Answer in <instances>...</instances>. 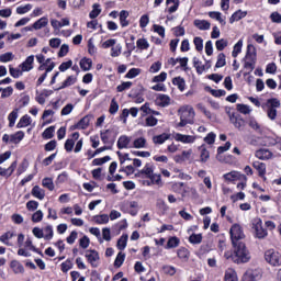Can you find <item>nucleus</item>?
I'll list each match as a JSON object with an SVG mask.
<instances>
[{
	"instance_id": "c9c22d12",
	"label": "nucleus",
	"mask_w": 281,
	"mask_h": 281,
	"mask_svg": "<svg viewBox=\"0 0 281 281\" xmlns=\"http://www.w3.org/2000/svg\"><path fill=\"white\" fill-rule=\"evenodd\" d=\"M128 11L126 10H122L120 12V23L122 25V27H128Z\"/></svg>"
},
{
	"instance_id": "72a5a7b5",
	"label": "nucleus",
	"mask_w": 281,
	"mask_h": 281,
	"mask_svg": "<svg viewBox=\"0 0 281 281\" xmlns=\"http://www.w3.org/2000/svg\"><path fill=\"white\" fill-rule=\"evenodd\" d=\"M126 243H128V235H122L116 244L117 249L124 251L126 249Z\"/></svg>"
},
{
	"instance_id": "bb28decb",
	"label": "nucleus",
	"mask_w": 281,
	"mask_h": 281,
	"mask_svg": "<svg viewBox=\"0 0 281 281\" xmlns=\"http://www.w3.org/2000/svg\"><path fill=\"white\" fill-rule=\"evenodd\" d=\"M247 16V11L238 10L229 19V23H235V21H240V19H245Z\"/></svg>"
},
{
	"instance_id": "1a4fd4ad",
	"label": "nucleus",
	"mask_w": 281,
	"mask_h": 281,
	"mask_svg": "<svg viewBox=\"0 0 281 281\" xmlns=\"http://www.w3.org/2000/svg\"><path fill=\"white\" fill-rule=\"evenodd\" d=\"M252 167L256 171H258L259 177H261L263 181H267V177H265V175H267V165L265 162L256 160L252 162Z\"/></svg>"
},
{
	"instance_id": "2eb2a0df",
	"label": "nucleus",
	"mask_w": 281,
	"mask_h": 281,
	"mask_svg": "<svg viewBox=\"0 0 281 281\" xmlns=\"http://www.w3.org/2000/svg\"><path fill=\"white\" fill-rule=\"evenodd\" d=\"M86 258L93 267H98V260H100V255L95 250H87Z\"/></svg>"
},
{
	"instance_id": "e2e57ef3",
	"label": "nucleus",
	"mask_w": 281,
	"mask_h": 281,
	"mask_svg": "<svg viewBox=\"0 0 281 281\" xmlns=\"http://www.w3.org/2000/svg\"><path fill=\"white\" fill-rule=\"evenodd\" d=\"M134 148H146V138L139 137L134 140Z\"/></svg>"
},
{
	"instance_id": "ea45409f",
	"label": "nucleus",
	"mask_w": 281,
	"mask_h": 281,
	"mask_svg": "<svg viewBox=\"0 0 281 281\" xmlns=\"http://www.w3.org/2000/svg\"><path fill=\"white\" fill-rule=\"evenodd\" d=\"M194 25L198 30H210V22L205 20H195Z\"/></svg>"
},
{
	"instance_id": "f257e3e1",
	"label": "nucleus",
	"mask_w": 281,
	"mask_h": 281,
	"mask_svg": "<svg viewBox=\"0 0 281 281\" xmlns=\"http://www.w3.org/2000/svg\"><path fill=\"white\" fill-rule=\"evenodd\" d=\"M234 251H227L224 254L226 260H233L236 265H245V262H249L251 260V254L247 249L245 244H236L233 245Z\"/></svg>"
},
{
	"instance_id": "39448f33",
	"label": "nucleus",
	"mask_w": 281,
	"mask_h": 281,
	"mask_svg": "<svg viewBox=\"0 0 281 281\" xmlns=\"http://www.w3.org/2000/svg\"><path fill=\"white\" fill-rule=\"evenodd\" d=\"M252 234L255 238H258L259 240H265L267 236H269V233L265 227L262 226V220L259 217H256L252 220Z\"/></svg>"
},
{
	"instance_id": "aec40b11",
	"label": "nucleus",
	"mask_w": 281,
	"mask_h": 281,
	"mask_svg": "<svg viewBox=\"0 0 281 281\" xmlns=\"http://www.w3.org/2000/svg\"><path fill=\"white\" fill-rule=\"evenodd\" d=\"M15 169L16 161L12 162L8 169L0 167V177H12V172H14Z\"/></svg>"
},
{
	"instance_id": "603ef678",
	"label": "nucleus",
	"mask_w": 281,
	"mask_h": 281,
	"mask_svg": "<svg viewBox=\"0 0 281 281\" xmlns=\"http://www.w3.org/2000/svg\"><path fill=\"white\" fill-rule=\"evenodd\" d=\"M94 221L99 225H105V223H109V216L106 214L97 215L94 216Z\"/></svg>"
},
{
	"instance_id": "774afa93",
	"label": "nucleus",
	"mask_w": 281,
	"mask_h": 281,
	"mask_svg": "<svg viewBox=\"0 0 281 281\" xmlns=\"http://www.w3.org/2000/svg\"><path fill=\"white\" fill-rule=\"evenodd\" d=\"M193 43L195 45L196 52H203V38L194 37Z\"/></svg>"
},
{
	"instance_id": "a878e982",
	"label": "nucleus",
	"mask_w": 281,
	"mask_h": 281,
	"mask_svg": "<svg viewBox=\"0 0 281 281\" xmlns=\"http://www.w3.org/2000/svg\"><path fill=\"white\" fill-rule=\"evenodd\" d=\"M42 232L45 240H52V238H54V228L52 227V225L45 226L44 228H42Z\"/></svg>"
},
{
	"instance_id": "393cba45",
	"label": "nucleus",
	"mask_w": 281,
	"mask_h": 281,
	"mask_svg": "<svg viewBox=\"0 0 281 281\" xmlns=\"http://www.w3.org/2000/svg\"><path fill=\"white\" fill-rule=\"evenodd\" d=\"M10 267L14 273H24L25 272V268L23 267V265H21V262L16 261V260H12L10 263Z\"/></svg>"
},
{
	"instance_id": "6e6d98bb",
	"label": "nucleus",
	"mask_w": 281,
	"mask_h": 281,
	"mask_svg": "<svg viewBox=\"0 0 281 281\" xmlns=\"http://www.w3.org/2000/svg\"><path fill=\"white\" fill-rule=\"evenodd\" d=\"M16 117H19V111L14 110L9 114V126L12 128L16 122Z\"/></svg>"
},
{
	"instance_id": "f704fd0d",
	"label": "nucleus",
	"mask_w": 281,
	"mask_h": 281,
	"mask_svg": "<svg viewBox=\"0 0 281 281\" xmlns=\"http://www.w3.org/2000/svg\"><path fill=\"white\" fill-rule=\"evenodd\" d=\"M25 137V133L22 131L16 132L15 134L10 136L11 144H19Z\"/></svg>"
},
{
	"instance_id": "2f4dec72",
	"label": "nucleus",
	"mask_w": 281,
	"mask_h": 281,
	"mask_svg": "<svg viewBox=\"0 0 281 281\" xmlns=\"http://www.w3.org/2000/svg\"><path fill=\"white\" fill-rule=\"evenodd\" d=\"M172 83L178 87V89L180 91H184L186 90V79L181 78V77H175L172 79Z\"/></svg>"
},
{
	"instance_id": "864d4df0",
	"label": "nucleus",
	"mask_w": 281,
	"mask_h": 281,
	"mask_svg": "<svg viewBox=\"0 0 281 281\" xmlns=\"http://www.w3.org/2000/svg\"><path fill=\"white\" fill-rule=\"evenodd\" d=\"M122 54V45L117 44L116 46H112L111 56L112 58H117Z\"/></svg>"
},
{
	"instance_id": "b1692460",
	"label": "nucleus",
	"mask_w": 281,
	"mask_h": 281,
	"mask_svg": "<svg viewBox=\"0 0 281 281\" xmlns=\"http://www.w3.org/2000/svg\"><path fill=\"white\" fill-rule=\"evenodd\" d=\"M78 79L74 76H69L67 77V79L61 83V86L57 89H55V91H60V89H67V87H71V85H76V81Z\"/></svg>"
},
{
	"instance_id": "bf43d9fd",
	"label": "nucleus",
	"mask_w": 281,
	"mask_h": 281,
	"mask_svg": "<svg viewBox=\"0 0 281 281\" xmlns=\"http://www.w3.org/2000/svg\"><path fill=\"white\" fill-rule=\"evenodd\" d=\"M109 111L111 115H115V113L120 111V104H117V101L115 99H112Z\"/></svg>"
},
{
	"instance_id": "69168bd1",
	"label": "nucleus",
	"mask_w": 281,
	"mask_h": 281,
	"mask_svg": "<svg viewBox=\"0 0 281 281\" xmlns=\"http://www.w3.org/2000/svg\"><path fill=\"white\" fill-rule=\"evenodd\" d=\"M43 221V211L38 210L32 215L33 223H41Z\"/></svg>"
},
{
	"instance_id": "c756f323",
	"label": "nucleus",
	"mask_w": 281,
	"mask_h": 281,
	"mask_svg": "<svg viewBox=\"0 0 281 281\" xmlns=\"http://www.w3.org/2000/svg\"><path fill=\"white\" fill-rule=\"evenodd\" d=\"M32 194L35 196V199H40V201H43L45 199V190L41 189V187L35 186L32 189Z\"/></svg>"
},
{
	"instance_id": "7c9ffc66",
	"label": "nucleus",
	"mask_w": 281,
	"mask_h": 281,
	"mask_svg": "<svg viewBox=\"0 0 281 281\" xmlns=\"http://www.w3.org/2000/svg\"><path fill=\"white\" fill-rule=\"evenodd\" d=\"M178 258L182 260V262H188L190 260V251L187 248L178 249Z\"/></svg>"
},
{
	"instance_id": "0eeeda50",
	"label": "nucleus",
	"mask_w": 281,
	"mask_h": 281,
	"mask_svg": "<svg viewBox=\"0 0 281 281\" xmlns=\"http://www.w3.org/2000/svg\"><path fill=\"white\" fill-rule=\"evenodd\" d=\"M265 260L270 267H281V254L276 249L266 250Z\"/></svg>"
},
{
	"instance_id": "de8ad7c7",
	"label": "nucleus",
	"mask_w": 281,
	"mask_h": 281,
	"mask_svg": "<svg viewBox=\"0 0 281 281\" xmlns=\"http://www.w3.org/2000/svg\"><path fill=\"white\" fill-rule=\"evenodd\" d=\"M209 16L211 19H215V21H218V23H221V25H225V21L223 20V18L221 16V12H216V11H211L209 12Z\"/></svg>"
},
{
	"instance_id": "473e14b6",
	"label": "nucleus",
	"mask_w": 281,
	"mask_h": 281,
	"mask_svg": "<svg viewBox=\"0 0 281 281\" xmlns=\"http://www.w3.org/2000/svg\"><path fill=\"white\" fill-rule=\"evenodd\" d=\"M30 124H32V119L30 117V115H24L19 121L16 127L18 128H25V126H30Z\"/></svg>"
},
{
	"instance_id": "a211bd4d",
	"label": "nucleus",
	"mask_w": 281,
	"mask_h": 281,
	"mask_svg": "<svg viewBox=\"0 0 281 281\" xmlns=\"http://www.w3.org/2000/svg\"><path fill=\"white\" fill-rule=\"evenodd\" d=\"M34 55L29 56L25 61L21 64L22 71H32L34 69Z\"/></svg>"
},
{
	"instance_id": "37998d69",
	"label": "nucleus",
	"mask_w": 281,
	"mask_h": 281,
	"mask_svg": "<svg viewBox=\"0 0 281 281\" xmlns=\"http://www.w3.org/2000/svg\"><path fill=\"white\" fill-rule=\"evenodd\" d=\"M136 46L138 47V49H148L150 47V44H148L147 38H138L136 41Z\"/></svg>"
},
{
	"instance_id": "58836bf2",
	"label": "nucleus",
	"mask_w": 281,
	"mask_h": 281,
	"mask_svg": "<svg viewBox=\"0 0 281 281\" xmlns=\"http://www.w3.org/2000/svg\"><path fill=\"white\" fill-rule=\"evenodd\" d=\"M102 12V9H100V4L94 3L92 5V11L89 13L90 19H98L100 16V13Z\"/></svg>"
},
{
	"instance_id": "9d476101",
	"label": "nucleus",
	"mask_w": 281,
	"mask_h": 281,
	"mask_svg": "<svg viewBox=\"0 0 281 281\" xmlns=\"http://www.w3.org/2000/svg\"><path fill=\"white\" fill-rule=\"evenodd\" d=\"M229 120L235 128H238V131H243L245 128V121L240 115L231 114Z\"/></svg>"
},
{
	"instance_id": "a18cd8bd",
	"label": "nucleus",
	"mask_w": 281,
	"mask_h": 281,
	"mask_svg": "<svg viewBox=\"0 0 281 281\" xmlns=\"http://www.w3.org/2000/svg\"><path fill=\"white\" fill-rule=\"evenodd\" d=\"M56 131V127L55 126H49L47 127L42 136L44 137V139H52V137H54V132Z\"/></svg>"
},
{
	"instance_id": "052dcab7",
	"label": "nucleus",
	"mask_w": 281,
	"mask_h": 281,
	"mask_svg": "<svg viewBox=\"0 0 281 281\" xmlns=\"http://www.w3.org/2000/svg\"><path fill=\"white\" fill-rule=\"evenodd\" d=\"M200 159L202 164H205L210 159V151L205 147H201Z\"/></svg>"
},
{
	"instance_id": "09e8293b",
	"label": "nucleus",
	"mask_w": 281,
	"mask_h": 281,
	"mask_svg": "<svg viewBox=\"0 0 281 281\" xmlns=\"http://www.w3.org/2000/svg\"><path fill=\"white\" fill-rule=\"evenodd\" d=\"M91 59L83 58L80 60V67L83 71H89V69H91Z\"/></svg>"
},
{
	"instance_id": "680f3d73",
	"label": "nucleus",
	"mask_w": 281,
	"mask_h": 281,
	"mask_svg": "<svg viewBox=\"0 0 281 281\" xmlns=\"http://www.w3.org/2000/svg\"><path fill=\"white\" fill-rule=\"evenodd\" d=\"M106 161H111V157L110 156H104L103 158H95L92 161L93 166H102L103 164H106Z\"/></svg>"
},
{
	"instance_id": "4be33fe9",
	"label": "nucleus",
	"mask_w": 281,
	"mask_h": 281,
	"mask_svg": "<svg viewBox=\"0 0 281 281\" xmlns=\"http://www.w3.org/2000/svg\"><path fill=\"white\" fill-rule=\"evenodd\" d=\"M128 144H131V137L122 135L117 140V148H120V150H122V148H128Z\"/></svg>"
},
{
	"instance_id": "412c9836",
	"label": "nucleus",
	"mask_w": 281,
	"mask_h": 281,
	"mask_svg": "<svg viewBox=\"0 0 281 281\" xmlns=\"http://www.w3.org/2000/svg\"><path fill=\"white\" fill-rule=\"evenodd\" d=\"M224 281H238V274L233 268H228L225 271Z\"/></svg>"
},
{
	"instance_id": "c85d7f7f",
	"label": "nucleus",
	"mask_w": 281,
	"mask_h": 281,
	"mask_svg": "<svg viewBox=\"0 0 281 281\" xmlns=\"http://www.w3.org/2000/svg\"><path fill=\"white\" fill-rule=\"evenodd\" d=\"M246 60H256V47L252 44H248Z\"/></svg>"
},
{
	"instance_id": "8fccbe9b",
	"label": "nucleus",
	"mask_w": 281,
	"mask_h": 281,
	"mask_svg": "<svg viewBox=\"0 0 281 281\" xmlns=\"http://www.w3.org/2000/svg\"><path fill=\"white\" fill-rule=\"evenodd\" d=\"M225 65H227V61L225 60V54L221 53V54L217 56V61H216L215 67H216L217 69H221V67H225Z\"/></svg>"
},
{
	"instance_id": "7ed1b4c3",
	"label": "nucleus",
	"mask_w": 281,
	"mask_h": 281,
	"mask_svg": "<svg viewBox=\"0 0 281 281\" xmlns=\"http://www.w3.org/2000/svg\"><path fill=\"white\" fill-rule=\"evenodd\" d=\"M180 115V122L178 126L183 127L188 124H193L194 122V109L190 105H183L178 110Z\"/></svg>"
},
{
	"instance_id": "338daca9",
	"label": "nucleus",
	"mask_w": 281,
	"mask_h": 281,
	"mask_svg": "<svg viewBox=\"0 0 281 281\" xmlns=\"http://www.w3.org/2000/svg\"><path fill=\"white\" fill-rule=\"evenodd\" d=\"M14 58L12 53H4L0 55V63H10Z\"/></svg>"
},
{
	"instance_id": "f8f14e48",
	"label": "nucleus",
	"mask_w": 281,
	"mask_h": 281,
	"mask_svg": "<svg viewBox=\"0 0 281 281\" xmlns=\"http://www.w3.org/2000/svg\"><path fill=\"white\" fill-rule=\"evenodd\" d=\"M261 274L258 270H248L243 276V281H258L260 280Z\"/></svg>"
},
{
	"instance_id": "4c0bfd02",
	"label": "nucleus",
	"mask_w": 281,
	"mask_h": 281,
	"mask_svg": "<svg viewBox=\"0 0 281 281\" xmlns=\"http://www.w3.org/2000/svg\"><path fill=\"white\" fill-rule=\"evenodd\" d=\"M202 241H203V235L201 234H192L189 237V243H191V245H201Z\"/></svg>"
},
{
	"instance_id": "e433bc0d",
	"label": "nucleus",
	"mask_w": 281,
	"mask_h": 281,
	"mask_svg": "<svg viewBox=\"0 0 281 281\" xmlns=\"http://www.w3.org/2000/svg\"><path fill=\"white\" fill-rule=\"evenodd\" d=\"M236 109L243 115H249V113H251V108H249V105H247V104L238 103L236 105Z\"/></svg>"
},
{
	"instance_id": "6e6552de",
	"label": "nucleus",
	"mask_w": 281,
	"mask_h": 281,
	"mask_svg": "<svg viewBox=\"0 0 281 281\" xmlns=\"http://www.w3.org/2000/svg\"><path fill=\"white\" fill-rule=\"evenodd\" d=\"M225 181H247V177L238 171H231L224 175Z\"/></svg>"
},
{
	"instance_id": "9b49d317",
	"label": "nucleus",
	"mask_w": 281,
	"mask_h": 281,
	"mask_svg": "<svg viewBox=\"0 0 281 281\" xmlns=\"http://www.w3.org/2000/svg\"><path fill=\"white\" fill-rule=\"evenodd\" d=\"M93 120V115H86L83 116L74 127V128H78L81 131H85V128L89 127V123Z\"/></svg>"
},
{
	"instance_id": "0e129e2a",
	"label": "nucleus",
	"mask_w": 281,
	"mask_h": 281,
	"mask_svg": "<svg viewBox=\"0 0 281 281\" xmlns=\"http://www.w3.org/2000/svg\"><path fill=\"white\" fill-rule=\"evenodd\" d=\"M32 10V4H25L24 7L16 8V14H27Z\"/></svg>"
},
{
	"instance_id": "6ab92c4d",
	"label": "nucleus",
	"mask_w": 281,
	"mask_h": 281,
	"mask_svg": "<svg viewBox=\"0 0 281 281\" xmlns=\"http://www.w3.org/2000/svg\"><path fill=\"white\" fill-rule=\"evenodd\" d=\"M156 104L157 106H169L170 105V97H168L167 94H159L156 98Z\"/></svg>"
},
{
	"instance_id": "cd10ccee",
	"label": "nucleus",
	"mask_w": 281,
	"mask_h": 281,
	"mask_svg": "<svg viewBox=\"0 0 281 281\" xmlns=\"http://www.w3.org/2000/svg\"><path fill=\"white\" fill-rule=\"evenodd\" d=\"M49 23V20L45 16L41 18L33 24V30H43Z\"/></svg>"
},
{
	"instance_id": "13d9d810",
	"label": "nucleus",
	"mask_w": 281,
	"mask_h": 281,
	"mask_svg": "<svg viewBox=\"0 0 281 281\" xmlns=\"http://www.w3.org/2000/svg\"><path fill=\"white\" fill-rule=\"evenodd\" d=\"M179 238L177 237H171L168 239V243H167V247L168 249H175V247H179Z\"/></svg>"
},
{
	"instance_id": "4d7b16f0",
	"label": "nucleus",
	"mask_w": 281,
	"mask_h": 281,
	"mask_svg": "<svg viewBox=\"0 0 281 281\" xmlns=\"http://www.w3.org/2000/svg\"><path fill=\"white\" fill-rule=\"evenodd\" d=\"M227 45H228V42L225 38L218 40L215 43L216 49L218 52H223V49H225V47H227Z\"/></svg>"
},
{
	"instance_id": "5fc2aeb1",
	"label": "nucleus",
	"mask_w": 281,
	"mask_h": 281,
	"mask_svg": "<svg viewBox=\"0 0 281 281\" xmlns=\"http://www.w3.org/2000/svg\"><path fill=\"white\" fill-rule=\"evenodd\" d=\"M131 87H133V82L125 81V82H122L120 86H117L116 90L119 93H122V91H126L127 89H131Z\"/></svg>"
},
{
	"instance_id": "4468645a",
	"label": "nucleus",
	"mask_w": 281,
	"mask_h": 281,
	"mask_svg": "<svg viewBox=\"0 0 281 281\" xmlns=\"http://www.w3.org/2000/svg\"><path fill=\"white\" fill-rule=\"evenodd\" d=\"M16 236V233L9 231L0 236V243H3V245H7V247H12V240Z\"/></svg>"
},
{
	"instance_id": "f03ea898",
	"label": "nucleus",
	"mask_w": 281,
	"mask_h": 281,
	"mask_svg": "<svg viewBox=\"0 0 281 281\" xmlns=\"http://www.w3.org/2000/svg\"><path fill=\"white\" fill-rule=\"evenodd\" d=\"M136 177H143L145 180L143 186H164L161 175L155 173V167L151 164H146L145 167L136 173Z\"/></svg>"
},
{
	"instance_id": "c03bdc74",
	"label": "nucleus",
	"mask_w": 281,
	"mask_h": 281,
	"mask_svg": "<svg viewBox=\"0 0 281 281\" xmlns=\"http://www.w3.org/2000/svg\"><path fill=\"white\" fill-rule=\"evenodd\" d=\"M125 258H126L125 254L119 252L115 260H114V267L120 269V267H122V265H124V259Z\"/></svg>"
},
{
	"instance_id": "79ce46f5",
	"label": "nucleus",
	"mask_w": 281,
	"mask_h": 281,
	"mask_svg": "<svg viewBox=\"0 0 281 281\" xmlns=\"http://www.w3.org/2000/svg\"><path fill=\"white\" fill-rule=\"evenodd\" d=\"M240 52H243V40H239L235 44L233 53H232L233 58H236L240 54Z\"/></svg>"
},
{
	"instance_id": "49530a36",
	"label": "nucleus",
	"mask_w": 281,
	"mask_h": 281,
	"mask_svg": "<svg viewBox=\"0 0 281 281\" xmlns=\"http://www.w3.org/2000/svg\"><path fill=\"white\" fill-rule=\"evenodd\" d=\"M193 67H195L196 74H199L200 76L201 74H203V71H205V66L201 65L199 58L196 57L193 58Z\"/></svg>"
},
{
	"instance_id": "423d86ee",
	"label": "nucleus",
	"mask_w": 281,
	"mask_h": 281,
	"mask_svg": "<svg viewBox=\"0 0 281 281\" xmlns=\"http://www.w3.org/2000/svg\"><path fill=\"white\" fill-rule=\"evenodd\" d=\"M231 240L233 245H240L245 244L243 240H245V233L243 232V227L238 224H234L231 229Z\"/></svg>"
},
{
	"instance_id": "f3484780",
	"label": "nucleus",
	"mask_w": 281,
	"mask_h": 281,
	"mask_svg": "<svg viewBox=\"0 0 281 281\" xmlns=\"http://www.w3.org/2000/svg\"><path fill=\"white\" fill-rule=\"evenodd\" d=\"M176 142H182V144H194V136L191 135H183L180 133H177L175 135Z\"/></svg>"
},
{
	"instance_id": "ddd939ff",
	"label": "nucleus",
	"mask_w": 281,
	"mask_h": 281,
	"mask_svg": "<svg viewBox=\"0 0 281 281\" xmlns=\"http://www.w3.org/2000/svg\"><path fill=\"white\" fill-rule=\"evenodd\" d=\"M255 157H257V159H261V161H267L268 159L273 158V153L269 149H259L255 153Z\"/></svg>"
},
{
	"instance_id": "dca6fc26",
	"label": "nucleus",
	"mask_w": 281,
	"mask_h": 281,
	"mask_svg": "<svg viewBox=\"0 0 281 281\" xmlns=\"http://www.w3.org/2000/svg\"><path fill=\"white\" fill-rule=\"evenodd\" d=\"M191 155L192 149L183 150L181 155H176L173 157V161H176V164H183V161H188V159H190Z\"/></svg>"
},
{
	"instance_id": "5701e85b",
	"label": "nucleus",
	"mask_w": 281,
	"mask_h": 281,
	"mask_svg": "<svg viewBox=\"0 0 281 281\" xmlns=\"http://www.w3.org/2000/svg\"><path fill=\"white\" fill-rule=\"evenodd\" d=\"M168 139H170V134L168 133H162L160 135H156L153 137V142L154 144H165L166 142H168Z\"/></svg>"
},
{
	"instance_id": "a19ab883",
	"label": "nucleus",
	"mask_w": 281,
	"mask_h": 281,
	"mask_svg": "<svg viewBox=\"0 0 281 281\" xmlns=\"http://www.w3.org/2000/svg\"><path fill=\"white\" fill-rule=\"evenodd\" d=\"M248 125L257 133H262V128L260 127V124L258 123V121H256V119L250 117L248 121Z\"/></svg>"
},
{
	"instance_id": "3c124183",
	"label": "nucleus",
	"mask_w": 281,
	"mask_h": 281,
	"mask_svg": "<svg viewBox=\"0 0 281 281\" xmlns=\"http://www.w3.org/2000/svg\"><path fill=\"white\" fill-rule=\"evenodd\" d=\"M42 186L52 192V190H54V180H52V178H44Z\"/></svg>"
},
{
	"instance_id": "20e7f679",
	"label": "nucleus",
	"mask_w": 281,
	"mask_h": 281,
	"mask_svg": "<svg viewBox=\"0 0 281 281\" xmlns=\"http://www.w3.org/2000/svg\"><path fill=\"white\" fill-rule=\"evenodd\" d=\"M261 106L266 111L269 120L273 121L276 120V117H278V109H280L281 103L278 99L272 98V99H268L266 103H263Z\"/></svg>"
}]
</instances>
